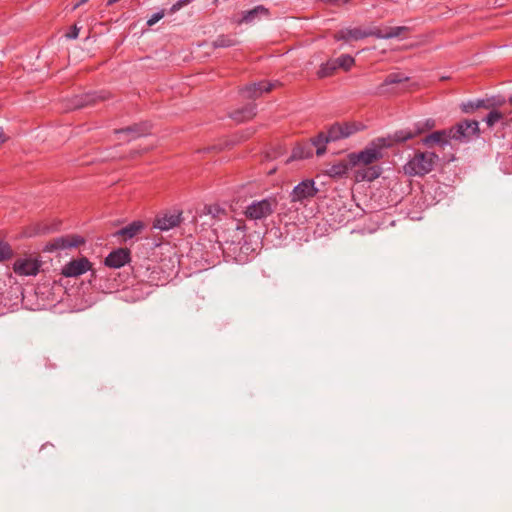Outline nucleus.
Returning a JSON list of instances; mask_svg holds the SVG:
<instances>
[{
	"instance_id": "1",
	"label": "nucleus",
	"mask_w": 512,
	"mask_h": 512,
	"mask_svg": "<svg viewBox=\"0 0 512 512\" xmlns=\"http://www.w3.org/2000/svg\"><path fill=\"white\" fill-rule=\"evenodd\" d=\"M394 143L397 142L393 139V135L377 138L364 150L358 153H351L349 155L350 164L352 166H370L383 157L382 150L384 148H389Z\"/></svg>"
},
{
	"instance_id": "2",
	"label": "nucleus",
	"mask_w": 512,
	"mask_h": 512,
	"mask_svg": "<svg viewBox=\"0 0 512 512\" xmlns=\"http://www.w3.org/2000/svg\"><path fill=\"white\" fill-rule=\"evenodd\" d=\"M438 160V155L429 151H417L403 166L408 176H424L430 173Z\"/></svg>"
},
{
	"instance_id": "3",
	"label": "nucleus",
	"mask_w": 512,
	"mask_h": 512,
	"mask_svg": "<svg viewBox=\"0 0 512 512\" xmlns=\"http://www.w3.org/2000/svg\"><path fill=\"white\" fill-rule=\"evenodd\" d=\"M278 207L276 197H267L261 200H253L245 208L244 214L246 218L254 221L263 220L274 213Z\"/></svg>"
},
{
	"instance_id": "4",
	"label": "nucleus",
	"mask_w": 512,
	"mask_h": 512,
	"mask_svg": "<svg viewBox=\"0 0 512 512\" xmlns=\"http://www.w3.org/2000/svg\"><path fill=\"white\" fill-rule=\"evenodd\" d=\"M479 132V123L475 120H465L449 130V138L467 142Z\"/></svg>"
},
{
	"instance_id": "5",
	"label": "nucleus",
	"mask_w": 512,
	"mask_h": 512,
	"mask_svg": "<svg viewBox=\"0 0 512 512\" xmlns=\"http://www.w3.org/2000/svg\"><path fill=\"white\" fill-rule=\"evenodd\" d=\"M41 265L42 262L37 257H19L13 263V271L19 276H36Z\"/></svg>"
},
{
	"instance_id": "6",
	"label": "nucleus",
	"mask_w": 512,
	"mask_h": 512,
	"mask_svg": "<svg viewBox=\"0 0 512 512\" xmlns=\"http://www.w3.org/2000/svg\"><path fill=\"white\" fill-rule=\"evenodd\" d=\"M317 192L318 188L315 186V182L312 179H306L293 188L290 199L291 202L303 203L304 201L312 199Z\"/></svg>"
},
{
	"instance_id": "7",
	"label": "nucleus",
	"mask_w": 512,
	"mask_h": 512,
	"mask_svg": "<svg viewBox=\"0 0 512 512\" xmlns=\"http://www.w3.org/2000/svg\"><path fill=\"white\" fill-rule=\"evenodd\" d=\"M435 125H436V122L434 119H431V118L426 119L424 121L418 122L416 124V129L414 131L409 130V129H403V130L396 131L393 134V139L398 143H402L409 139L414 138L415 136H417L418 134H420L426 130H430V129L434 128Z\"/></svg>"
},
{
	"instance_id": "8",
	"label": "nucleus",
	"mask_w": 512,
	"mask_h": 512,
	"mask_svg": "<svg viewBox=\"0 0 512 512\" xmlns=\"http://www.w3.org/2000/svg\"><path fill=\"white\" fill-rule=\"evenodd\" d=\"M84 243V239L78 235H65L51 240L45 247V251L53 252L78 247Z\"/></svg>"
},
{
	"instance_id": "9",
	"label": "nucleus",
	"mask_w": 512,
	"mask_h": 512,
	"mask_svg": "<svg viewBox=\"0 0 512 512\" xmlns=\"http://www.w3.org/2000/svg\"><path fill=\"white\" fill-rule=\"evenodd\" d=\"M91 269V263L86 257L73 259L66 263L61 270L65 277H78Z\"/></svg>"
},
{
	"instance_id": "10",
	"label": "nucleus",
	"mask_w": 512,
	"mask_h": 512,
	"mask_svg": "<svg viewBox=\"0 0 512 512\" xmlns=\"http://www.w3.org/2000/svg\"><path fill=\"white\" fill-rule=\"evenodd\" d=\"M358 130L359 127L356 123H335L328 129V140L332 142L348 138Z\"/></svg>"
},
{
	"instance_id": "11",
	"label": "nucleus",
	"mask_w": 512,
	"mask_h": 512,
	"mask_svg": "<svg viewBox=\"0 0 512 512\" xmlns=\"http://www.w3.org/2000/svg\"><path fill=\"white\" fill-rule=\"evenodd\" d=\"M130 261V252L126 248L112 251L105 258V265L110 268H121Z\"/></svg>"
},
{
	"instance_id": "12",
	"label": "nucleus",
	"mask_w": 512,
	"mask_h": 512,
	"mask_svg": "<svg viewBox=\"0 0 512 512\" xmlns=\"http://www.w3.org/2000/svg\"><path fill=\"white\" fill-rule=\"evenodd\" d=\"M355 171V179L358 182L361 181H373L377 179L381 174V168L379 166H357Z\"/></svg>"
},
{
	"instance_id": "13",
	"label": "nucleus",
	"mask_w": 512,
	"mask_h": 512,
	"mask_svg": "<svg viewBox=\"0 0 512 512\" xmlns=\"http://www.w3.org/2000/svg\"><path fill=\"white\" fill-rule=\"evenodd\" d=\"M409 77L400 72H394L387 75L383 83L377 87L376 93L383 95L389 92L388 86L400 84L408 81Z\"/></svg>"
},
{
	"instance_id": "14",
	"label": "nucleus",
	"mask_w": 512,
	"mask_h": 512,
	"mask_svg": "<svg viewBox=\"0 0 512 512\" xmlns=\"http://www.w3.org/2000/svg\"><path fill=\"white\" fill-rule=\"evenodd\" d=\"M273 84L265 81H261L259 83H253L251 85L246 86L242 93L246 98H257L262 95L263 92H268L272 89Z\"/></svg>"
},
{
	"instance_id": "15",
	"label": "nucleus",
	"mask_w": 512,
	"mask_h": 512,
	"mask_svg": "<svg viewBox=\"0 0 512 512\" xmlns=\"http://www.w3.org/2000/svg\"><path fill=\"white\" fill-rule=\"evenodd\" d=\"M180 223L179 214H165L161 217L156 218L154 222V228L161 231H167L176 227Z\"/></svg>"
},
{
	"instance_id": "16",
	"label": "nucleus",
	"mask_w": 512,
	"mask_h": 512,
	"mask_svg": "<svg viewBox=\"0 0 512 512\" xmlns=\"http://www.w3.org/2000/svg\"><path fill=\"white\" fill-rule=\"evenodd\" d=\"M449 132L446 130L435 131L422 139V143L426 146H433L435 144L446 145Z\"/></svg>"
},
{
	"instance_id": "17",
	"label": "nucleus",
	"mask_w": 512,
	"mask_h": 512,
	"mask_svg": "<svg viewBox=\"0 0 512 512\" xmlns=\"http://www.w3.org/2000/svg\"><path fill=\"white\" fill-rule=\"evenodd\" d=\"M407 27H387L385 29L375 27V37L379 39H391L399 37L403 32L407 31Z\"/></svg>"
},
{
	"instance_id": "18",
	"label": "nucleus",
	"mask_w": 512,
	"mask_h": 512,
	"mask_svg": "<svg viewBox=\"0 0 512 512\" xmlns=\"http://www.w3.org/2000/svg\"><path fill=\"white\" fill-rule=\"evenodd\" d=\"M96 102V95L94 94H85L81 96H75L70 100V104L67 105V109H78L84 106L93 104Z\"/></svg>"
},
{
	"instance_id": "19",
	"label": "nucleus",
	"mask_w": 512,
	"mask_h": 512,
	"mask_svg": "<svg viewBox=\"0 0 512 512\" xmlns=\"http://www.w3.org/2000/svg\"><path fill=\"white\" fill-rule=\"evenodd\" d=\"M143 228V224L140 221H135L117 232L118 236H121L124 240H128L136 236Z\"/></svg>"
},
{
	"instance_id": "20",
	"label": "nucleus",
	"mask_w": 512,
	"mask_h": 512,
	"mask_svg": "<svg viewBox=\"0 0 512 512\" xmlns=\"http://www.w3.org/2000/svg\"><path fill=\"white\" fill-rule=\"evenodd\" d=\"M256 115V108L254 105H247L242 109L236 110L231 115L232 119L237 122H243L253 118Z\"/></svg>"
},
{
	"instance_id": "21",
	"label": "nucleus",
	"mask_w": 512,
	"mask_h": 512,
	"mask_svg": "<svg viewBox=\"0 0 512 512\" xmlns=\"http://www.w3.org/2000/svg\"><path fill=\"white\" fill-rule=\"evenodd\" d=\"M147 131H148L147 126L134 125V126H129L124 129L117 130L116 133L119 135H124V134L129 135L127 140H131V139H134V138H137L139 136L146 134Z\"/></svg>"
},
{
	"instance_id": "22",
	"label": "nucleus",
	"mask_w": 512,
	"mask_h": 512,
	"mask_svg": "<svg viewBox=\"0 0 512 512\" xmlns=\"http://www.w3.org/2000/svg\"><path fill=\"white\" fill-rule=\"evenodd\" d=\"M268 9H266L264 6L259 5L255 8L243 12L242 19L239 21V23H251L253 22L259 15H267Z\"/></svg>"
},
{
	"instance_id": "23",
	"label": "nucleus",
	"mask_w": 512,
	"mask_h": 512,
	"mask_svg": "<svg viewBox=\"0 0 512 512\" xmlns=\"http://www.w3.org/2000/svg\"><path fill=\"white\" fill-rule=\"evenodd\" d=\"M238 44L234 35H219L213 42L214 48H228Z\"/></svg>"
},
{
	"instance_id": "24",
	"label": "nucleus",
	"mask_w": 512,
	"mask_h": 512,
	"mask_svg": "<svg viewBox=\"0 0 512 512\" xmlns=\"http://www.w3.org/2000/svg\"><path fill=\"white\" fill-rule=\"evenodd\" d=\"M348 170H349V163L340 161L338 163L331 165L327 169V174L330 177H342L347 174Z\"/></svg>"
},
{
	"instance_id": "25",
	"label": "nucleus",
	"mask_w": 512,
	"mask_h": 512,
	"mask_svg": "<svg viewBox=\"0 0 512 512\" xmlns=\"http://www.w3.org/2000/svg\"><path fill=\"white\" fill-rule=\"evenodd\" d=\"M347 34L349 36V41H350V40H360V39L370 37V36L375 37L376 33H375V28H370L368 30H362L360 28H352V29H348Z\"/></svg>"
},
{
	"instance_id": "26",
	"label": "nucleus",
	"mask_w": 512,
	"mask_h": 512,
	"mask_svg": "<svg viewBox=\"0 0 512 512\" xmlns=\"http://www.w3.org/2000/svg\"><path fill=\"white\" fill-rule=\"evenodd\" d=\"M330 142L328 140V134L319 133L313 140L312 145L316 147V154L318 156L323 155L325 152V145Z\"/></svg>"
},
{
	"instance_id": "27",
	"label": "nucleus",
	"mask_w": 512,
	"mask_h": 512,
	"mask_svg": "<svg viewBox=\"0 0 512 512\" xmlns=\"http://www.w3.org/2000/svg\"><path fill=\"white\" fill-rule=\"evenodd\" d=\"M482 107H488V105H486V101L483 99L469 100L461 104V109L464 113H472Z\"/></svg>"
},
{
	"instance_id": "28",
	"label": "nucleus",
	"mask_w": 512,
	"mask_h": 512,
	"mask_svg": "<svg viewBox=\"0 0 512 512\" xmlns=\"http://www.w3.org/2000/svg\"><path fill=\"white\" fill-rule=\"evenodd\" d=\"M333 60H334L336 69L342 68L346 71L349 70L355 63L354 58L348 54H343V55L339 56L337 59H333Z\"/></svg>"
},
{
	"instance_id": "29",
	"label": "nucleus",
	"mask_w": 512,
	"mask_h": 512,
	"mask_svg": "<svg viewBox=\"0 0 512 512\" xmlns=\"http://www.w3.org/2000/svg\"><path fill=\"white\" fill-rule=\"evenodd\" d=\"M336 70L334 60H329L326 63L322 64L317 74L320 78H325L333 74Z\"/></svg>"
},
{
	"instance_id": "30",
	"label": "nucleus",
	"mask_w": 512,
	"mask_h": 512,
	"mask_svg": "<svg viewBox=\"0 0 512 512\" xmlns=\"http://www.w3.org/2000/svg\"><path fill=\"white\" fill-rule=\"evenodd\" d=\"M312 155V148L309 146L307 148L298 146L293 149L291 158L292 159H302L308 158Z\"/></svg>"
},
{
	"instance_id": "31",
	"label": "nucleus",
	"mask_w": 512,
	"mask_h": 512,
	"mask_svg": "<svg viewBox=\"0 0 512 512\" xmlns=\"http://www.w3.org/2000/svg\"><path fill=\"white\" fill-rule=\"evenodd\" d=\"M502 118L503 115L501 112H499L498 110H492L485 118V122L489 127H493Z\"/></svg>"
},
{
	"instance_id": "32",
	"label": "nucleus",
	"mask_w": 512,
	"mask_h": 512,
	"mask_svg": "<svg viewBox=\"0 0 512 512\" xmlns=\"http://www.w3.org/2000/svg\"><path fill=\"white\" fill-rule=\"evenodd\" d=\"M11 254L12 251L10 247L6 243L0 241V261L9 258Z\"/></svg>"
},
{
	"instance_id": "33",
	"label": "nucleus",
	"mask_w": 512,
	"mask_h": 512,
	"mask_svg": "<svg viewBox=\"0 0 512 512\" xmlns=\"http://www.w3.org/2000/svg\"><path fill=\"white\" fill-rule=\"evenodd\" d=\"M164 17V11H159L154 13L147 21L148 26L155 25L158 21H160Z\"/></svg>"
},
{
	"instance_id": "34",
	"label": "nucleus",
	"mask_w": 512,
	"mask_h": 512,
	"mask_svg": "<svg viewBox=\"0 0 512 512\" xmlns=\"http://www.w3.org/2000/svg\"><path fill=\"white\" fill-rule=\"evenodd\" d=\"M347 33H348V29H343V30L338 31L334 37L337 41H340V40L349 41V36Z\"/></svg>"
},
{
	"instance_id": "35",
	"label": "nucleus",
	"mask_w": 512,
	"mask_h": 512,
	"mask_svg": "<svg viewBox=\"0 0 512 512\" xmlns=\"http://www.w3.org/2000/svg\"><path fill=\"white\" fill-rule=\"evenodd\" d=\"M80 28L77 25H74L71 30L66 34V37L69 39H76L79 35Z\"/></svg>"
},
{
	"instance_id": "36",
	"label": "nucleus",
	"mask_w": 512,
	"mask_h": 512,
	"mask_svg": "<svg viewBox=\"0 0 512 512\" xmlns=\"http://www.w3.org/2000/svg\"><path fill=\"white\" fill-rule=\"evenodd\" d=\"M7 140V137L2 128H0V145Z\"/></svg>"
},
{
	"instance_id": "37",
	"label": "nucleus",
	"mask_w": 512,
	"mask_h": 512,
	"mask_svg": "<svg viewBox=\"0 0 512 512\" xmlns=\"http://www.w3.org/2000/svg\"><path fill=\"white\" fill-rule=\"evenodd\" d=\"M207 210H208V213L215 215V212L213 211V207L210 206L207 208ZM214 210L218 211V209L216 207H214Z\"/></svg>"
},
{
	"instance_id": "38",
	"label": "nucleus",
	"mask_w": 512,
	"mask_h": 512,
	"mask_svg": "<svg viewBox=\"0 0 512 512\" xmlns=\"http://www.w3.org/2000/svg\"><path fill=\"white\" fill-rule=\"evenodd\" d=\"M508 101L512 105V95L509 97Z\"/></svg>"
},
{
	"instance_id": "39",
	"label": "nucleus",
	"mask_w": 512,
	"mask_h": 512,
	"mask_svg": "<svg viewBox=\"0 0 512 512\" xmlns=\"http://www.w3.org/2000/svg\"><path fill=\"white\" fill-rule=\"evenodd\" d=\"M86 1H87V0H82L80 4H83V3H85Z\"/></svg>"
}]
</instances>
